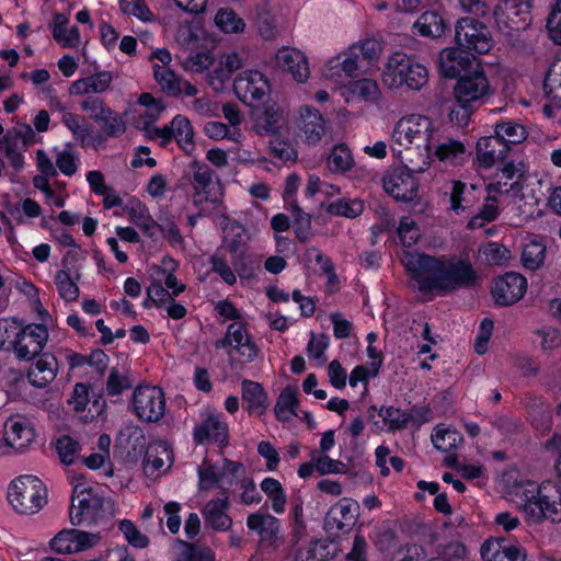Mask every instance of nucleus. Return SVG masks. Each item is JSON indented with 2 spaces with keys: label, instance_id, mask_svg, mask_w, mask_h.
Segmentation results:
<instances>
[{
  "label": "nucleus",
  "instance_id": "obj_1",
  "mask_svg": "<svg viewBox=\"0 0 561 561\" xmlns=\"http://www.w3.org/2000/svg\"><path fill=\"white\" fill-rule=\"evenodd\" d=\"M421 294L444 296L477 284L478 275L468 260H440L420 252H405L401 259Z\"/></svg>",
  "mask_w": 561,
  "mask_h": 561
},
{
  "label": "nucleus",
  "instance_id": "obj_2",
  "mask_svg": "<svg viewBox=\"0 0 561 561\" xmlns=\"http://www.w3.org/2000/svg\"><path fill=\"white\" fill-rule=\"evenodd\" d=\"M434 135V124L427 116H404L392 130L391 149L399 159L411 164V169L422 172L428 165Z\"/></svg>",
  "mask_w": 561,
  "mask_h": 561
},
{
  "label": "nucleus",
  "instance_id": "obj_3",
  "mask_svg": "<svg viewBox=\"0 0 561 561\" xmlns=\"http://www.w3.org/2000/svg\"><path fill=\"white\" fill-rule=\"evenodd\" d=\"M490 94V83L483 69L476 64L474 69L463 73L454 85V96L460 110H451L450 119L466 124L473 110Z\"/></svg>",
  "mask_w": 561,
  "mask_h": 561
},
{
  "label": "nucleus",
  "instance_id": "obj_4",
  "mask_svg": "<svg viewBox=\"0 0 561 561\" xmlns=\"http://www.w3.org/2000/svg\"><path fill=\"white\" fill-rule=\"evenodd\" d=\"M428 81L426 67L415 56L396 51L390 55L382 71V82L389 89L407 87L420 91Z\"/></svg>",
  "mask_w": 561,
  "mask_h": 561
},
{
  "label": "nucleus",
  "instance_id": "obj_5",
  "mask_svg": "<svg viewBox=\"0 0 561 561\" xmlns=\"http://www.w3.org/2000/svg\"><path fill=\"white\" fill-rule=\"evenodd\" d=\"M7 497L16 513L33 515L47 503V489L36 476L23 474L10 483Z\"/></svg>",
  "mask_w": 561,
  "mask_h": 561
},
{
  "label": "nucleus",
  "instance_id": "obj_6",
  "mask_svg": "<svg viewBox=\"0 0 561 561\" xmlns=\"http://www.w3.org/2000/svg\"><path fill=\"white\" fill-rule=\"evenodd\" d=\"M106 515L105 499L92 488L73 489L69 518L75 526L91 527Z\"/></svg>",
  "mask_w": 561,
  "mask_h": 561
},
{
  "label": "nucleus",
  "instance_id": "obj_7",
  "mask_svg": "<svg viewBox=\"0 0 561 561\" xmlns=\"http://www.w3.org/2000/svg\"><path fill=\"white\" fill-rule=\"evenodd\" d=\"M455 39L467 51L486 54L493 46L488 26L472 16L461 18L455 26Z\"/></svg>",
  "mask_w": 561,
  "mask_h": 561
},
{
  "label": "nucleus",
  "instance_id": "obj_8",
  "mask_svg": "<svg viewBox=\"0 0 561 561\" xmlns=\"http://www.w3.org/2000/svg\"><path fill=\"white\" fill-rule=\"evenodd\" d=\"M533 488L524 491V512L527 518L533 523H540L548 519L552 523L561 522V494L557 500H551L549 495L543 493V489L529 483Z\"/></svg>",
  "mask_w": 561,
  "mask_h": 561
},
{
  "label": "nucleus",
  "instance_id": "obj_9",
  "mask_svg": "<svg viewBox=\"0 0 561 561\" xmlns=\"http://www.w3.org/2000/svg\"><path fill=\"white\" fill-rule=\"evenodd\" d=\"M35 142V133L28 124L18 123L0 139V151L10 165L20 171L24 167L23 153Z\"/></svg>",
  "mask_w": 561,
  "mask_h": 561
},
{
  "label": "nucleus",
  "instance_id": "obj_10",
  "mask_svg": "<svg viewBox=\"0 0 561 561\" xmlns=\"http://www.w3.org/2000/svg\"><path fill=\"white\" fill-rule=\"evenodd\" d=\"M131 405L139 420L149 423L158 422L165 412L164 392L157 386H139L134 390Z\"/></svg>",
  "mask_w": 561,
  "mask_h": 561
},
{
  "label": "nucleus",
  "instance_id": "obj_11",
  "mask_svg": "<svg viewBox=\"0 0 561 561\" xmlns=\"http://www.w3.org/2000/svg\"><path fill=\"white\" fill-rule=\"evenodd\" d=\"M201 422L193 428V442L197 446L211 444L220 449L229 445V426L222 413L206 412L201 414Z\"/></svg>",
  "mask_w": 561,
  "mask_h": 561
},
{
  "label": "nucleus",
  "instance_id": "obj_12",
  "mask_svg": "<svg viewBox=\"0 0 561 561\" xmlns=\"http://www.w3.org/2000/svg\"><path fill=\"white\" fill-rule=\"evenodd\" d=\"M530 0H504L496 4L493 15L497 28L511 34L513 31L525 30L531 21Z\"/></svg>",
  "mask_w": 561,
  "mask_h": 561
},
{
  "label": "nucleus",
  "instance_id": "obj_13",
  "mask_svg": "<svg viewBox=\"0 0 561 561\" xmlns=\"http://www.w3.org/2000/svg\"><path fill=\"white\" fill-rule=\"evenodd\" d=\"M48 340V329L44 323L22 324L14 347L19 360L30 362L42 353Z\"/></svg>",
  "mask_w": 561,
  "mask_h": 561
},
{
  "label": "nucleus",
  "instance_id": "obj_14",
  "mask_svg": "<svg viewBox=\"0 0 561 561\" xmlns=\"http://www.w3.org/2000/svg\"><path fill=\"white\" fill-rule=\"evenodd\" d=\"M185 176L194 190V204L201 205L206 202L215 203L217 201L214 171L207 164L199 161H193L190 164Z\"/></svg>",
  "mask_w": 561,
  "mask_h": 561
},
{
  "label": "nucleus",
  "instance_id": "obj_15",
  "mask_svg": "<svg viewBox=\"0 0 561 561\" xmlns=\"http://www.w3.org/2000/svg\"><path fill=\"white\" fill-rule=\"evenodd\" d=\"M411 164L407 169H394L383 178V187L394 199L404 203L412 202L419 191V183L411 174Z\"/></svg>",
  "mask_w": 561,
  "mask_h": 561
},
{
  "label": "nucleus",
  "instance_id": "obj_16",
  "mask_svg": "<svg viewBox=\"0 0 561 561\" xmlns=\"http://www.w3.org/2000/svg\"><path fill=\"white\" fill-rule=\"evenodd\" d=\"M526 290V278L519 273L508 272L494 282L492 295L497 305L511 306L519 301Z\"/></svg>",
  "mask_w": 561,
  "mask_h": 561
},
{
  "label": "nucleus",
  "instance_id": "obj_17",
  "mask_svg": "<svg viewBox=\"0 0 561 561\" xmlns=\"http://www.w3.org/2000/svg\"><path fill=\"white\" fill-rule=\"evenodd\" d=\"M233 90L240 101L245 104L262 101L268 83L265 77L256 70H245L240 72L233 82Z\"/></svg>",
  "mask_w": 561,
  "mask_h": 561
},
{
  "label": "nucleus",
  "instance_id": "obj_18",
  "mask_svg": "<svg viewBox=\"0 0 561 561\" xmlns=\"http://www.w3.org/2000/svg\"><path fill=\"white\" fill-rule=\"evenodd\" d=\"M66 360L69 370L77 376L87 374V369H93L96 375L102 376L108 367L110 357L101 350H92L90 354H81L72 350H67Z\"/></svg>",
  "mask_w": 561,
  "mask_h": 561
},
{
  "label": "nucleus",
  "instance_id": "obj_19",
  "mask_svg": "<svg viewBox=\"0 0 561 561\" xmlns=\"http://www.w3.org/2000/svg\"><path fill=\"white\" fill-rule=\"evenodd\" d=\"M247 527L259 536L261 546L278 547L280 520L277 517L268 513L255 512L247 517Z\"/></svg>",
  "mask_w": 561,
  "mask_h": 561
},
{
  "label": "nucleus",
  "instance_id": "obj_20",
  "mask_svg": "<svg viewBox=\"0 0 561 561\" xmlns=\"http://www.w3.org/2000/svg\"><path fill=\"white\" fill-rule=\"evenodd\" d=\"M476 151L479 165L484 169H490L496 162L506 160L511 147L502 141L494 133L492 136L479 138L476 145Z\"/></svg>",
  "mask_w": 561,
  "mask_h": 561
},
{
  "label": "nucleus",
  "instance_id": "obj_21",
  "mask_svg": "<svg viewBox=\"0 0 561 561\" xmlns=\"http://www.w3.org/2000/svg\"><path fill=\"white\" fill-rule=\"evenodd\" d=\"M276 65L297 82H306L310 70L307 57L298 49L283 47L275 56Z\"/></svg>",
  "mask_w": 561,
  "mask_h": 561
},
{
  "label": "nucleus",
  "instance_id": "obj_22",
  "mask_svg": "<svg viewBox=\"0 0 561 561\" xmlns=\"http://www.w3.org/2000/svg\"><path fill=\"white\" fill-rule=\"evenodd\" d=\"M153 77L161 91L169 96H179L184 93L186 96H195L197 89L191 82L182 80L173 70L168 67L154 65Z\"/></svg>",
  "mask_w": 561,
  "mask_h": 561
},
{
  "label": "nucleus",
  "instance_id": "obj_23",
  "mask_svg": "<svg viewBox=\"0 0 561 561\" xmlns=\"http://www.w3.org/2000/svg\"><path fill=\"white\" fill-rule=\"evenodd\" d=\"M358 506L350 499L340 500L329 512L325 525L329 529L334 527L341 534H347L357 520Z\"/></svg>",
  "mask_w": 561,
  "mask_h": 561
},
{
  "label": "nucleus",
  "instance_id": "obj_24",
  "mask_svg": "<svg viewBox=\"0 0 561 561\" xmlns=\"http://www.w3.org/2000/svg\"><path fill=\"white\" fill-rule=\"evenodd\" d=\"M473 60L458 48H445L439 54V71L445 78H457L471 71Z\"/></svg>",
  "mask_w": 561,
  "mask_h": 561
},
{
  "label": "nucleus",
  "instance_id": "obj_25",
  "mask_svg": "<svg viewBox=\"0 0 561 561\" xmlns=\"http://www.w3.org/2000/svg\"><path fill=\"white\" fill-rule=\"evenodd\" d=\"M229 507L228 496L208 501L202 510L206 525L215 531L229 530L232 526V518L227 513Z\"/></svg>",
  "mask_w": 561,
  "mask_h": 561
},
{
  "label": "nucleus",
  "instance_id": "obj_26",
  "mask_svg": "<svg viewBox=\"0 0 561 561\" xmlns=\"http://www.w3.org/2000/svg\"><path fill=\"white\" fill-rule=\"evenodd\" d=\"M241 398L249 414L262 416L268 408V397L262 383L250 379L241 382Z\"/></svg>",
  "mask_w": 561,
  "mask_h": 561
},
{
  "label": "nucleus",
  "instance_id": "obj_27",
  "mask_svg": "<svg viewBox=\"0 0 561 561\" xmlns=\"http://www.w3.org/2000/svg\"><path fill=\"white\" fill-rule=\"evenodd\" d=\"M57 376V359L49 353L42 354L28 368L27 379L36 388H45Z\"/></svg>",
  "mask_w": 561,
  "mask_h": 561
},
{
  "label": "nucleus",
  "instance_id": "obj_28",
  "mask_svg": "<svg viewBox=\"0 0 561 561\" xmlns=\"http://www.w3.org/2000/svg\"><path fill=\"white\" fill-rule=\"evenodd\" d=\"M299 129L305 135L306 140L314 145L325 135L327 121L318 110L305 106L300 112Z\"/></svg>",
  "mask_w": 561,
  "mask_h": 561
},
{
  "label": "nucleus",
  "instance_id": "obj_29",
  "mask_svg": "<svg viewBox=\"0 0 561 561\" xmlns=\"http://www.w3.org/2000/svg\"><path fill=\"white\" fill-rule=\"evenodd\" d=\"M523 163L506 162L494 175V181L486 187L489 193H508L524 176Z\"/></svg>",
  "mask_w": 561,
  "mask_h": 561
},
{
  "label": "nucleus",
  "instance_id": "obj_30",
  "mask_svg": "<svg viewBox=\"0 0 561 561\" xmlns=\"http://www.w3.org/2000/svg\"><path fill=\"white\" fill-rule=\"evenodd\" d=\"M222 346H233L247 360L251 362L257 356V347L248 335L245 329L237 323L228 327L225 337L220 341Z\"/></svg>",
  "mask_w": 561,
  "mask_h": 561
},
{
  "label": "nucleus",
  "instance_id": "obj_31",
  "mask_svg": "<svg viewBox=\"0 0 561 561\" xmlns=\"http://www.w3.org/2000/svg\"><path fill=\"white\" fill-rule=\"evenodd\" d=\"M481 556L486 561H525L522 548L506 545L505 540H486L481 547Z\"/></svg>",
  "mask_w": 561,
  "mask_h": 561
},
{
  "label": "nucleus",
  "instance_id": "obj_32",
  "mask_svg": "<svg viewBox=\"0 0 561 561\" xmlns=\"http://www.w3.org/2000/svg\"><path fill=\"white\" fill-rule=\"evenodd\" d=\"M113 77L108 71H101L95 75L79 79L71 84L70 92L72 94H100L105 92L111 83Z\"/></svg>",
  "mask_w": 561,
  "mask_h": 561
},
{
  "label": "nucleus",
  "instance_id": "obj_33",
  "mask_svg": "<svg viewBox=\"0 0 561 561\" xmlns=\"http://www.w3.org/2000/svg\"><path fill=\"white\" fill-rule=\"evenodd\" d=\"M369 411H377L382 419L388 433H397L408 427L409 414L407 410H402L394 405L382 404L378 410L375 404L369 407Z\"/></svg>",
  "mask_w": 561,
  "mask_h": 561
},
{
  "label": "nucleus",
  "instance_id": "obj_34",
  "mask_svg": "<svg viewBox=\"0 0 561 561\" xmlns=\"http://www.w3.org/2000/svg\"><path fill=\"white\" fill-rule=\"evenodd\" d=\"M413 28L421 35L431 38L440 37L446 30L445 20L434 11H427L420 15L413 24Z\"/></svg>",
  "mask_w": 561,
  "mask_h": 561
},
{
  "label": "nucleus",
  "instance_id": "obj_35",
  "mask_svg": "<svg viewBox=\"0 0 561 561\" xmlns=\"http://www.w3.org/2000/svg\"><path fill=\"white\" fill-rule=\"evenodd\" d=\"M33 437V430L23 420L11 421L5 424L3 439L13 448L21 449L27 446Z\"/></svg>",
  "mask_w": 561,
  "mask_h": 561
},
{
  "label": "nucleus",
  "instance_id": "obj_36",
  "mask_svg": "<svg viewBox=\"0 0 561 561\" xmlns=\"http://www.w3.org/2000/svg\"><path fill=\"white\" fill-rule=\"evenodd\" d=\"M299 405L298 389L296 386L287 385L279 393L276 404L274 407V413L278 421H285L288 415H297V409Z\"/></svg>",
  "mask_w": 561,
  "mask_h": 561
},
{
  "label": "nucleus",
  "instance_id": "obj_37",
  "mask_svg": "<svg viewBox=\"0 0 561 561\" xmlns=\"http://www.w3.org/2000/svg\"><path fill=\"white\" fill-rule=\"evenodd\" d=\"M352 99L375 103L380 100L381 91L376 80L364 78L352 81L346 87Z\"/></svg>",
  "mask_w": 561,
  "mask_h": 561
},
{
  "label": "nucleus",
  "instance_id": "obj_38",
  "mask_svg": "<svg viewBox=\"0 0 561 561\" xmlns=\"http://www.w3.org/2000/svg\"><path fill=\"white\" fill-rule=\"evenodd\" d=\"M248 236L245 228L237 221L228 225L227 232L224 238V247L232 254V256L241 257L247 249Z\"/></svg>",
  "mask_w": 561,
  "mask_h": 561
},
{
  "label": "nucleus",
  "instance_id": "obj_39",
  "mask_svg": "<svg viewBox=\"0 0 561 561\" xmlns=\"http://www.w3.org/2000/svg\"><path fill=\"white\" fill-rule=\"evenodd\" d=\"M261 490L271 501L274 513L280 515L286 510L287 496L282 483L272 477H266L261 482Z\"/></svg>",
  "mask_w": 561,
  "mask_h": 561
},
{
  "label": "nucleus",
  "instance_id": "obj_40",
  "mask_svg": "<svg viewBox=\"0 0 561 561\" xmlns=\"http://www.w3.org/2000/svg\"><path fill=\"white\" fill-rule=\"evenodd\" d=\"M435 157L439 161H446L451 164H459L469 156L465 144L454 139H447L437 145L434 150Z\"/></svg>",
  "mask_w": 561,
  "mask_h": 561
},
{
  "label": "nucleus",
  "instance_id": "obj_41",
  "mask_svg": "<svg viewBox=\"0 0 561 561\" xmlns=\"http://www.w3.org/2000/svg\"><path fill=\"white\" fill-rule=\"evenodd\" d=\"M129 220L139 227L145 234L154 237L159 225L150 216L148 208L141 203L131 204L127 208Z\"/></svg>",
  "mask_w": 561,
  "mask_h": 561
},
{
  "label": "nucleus",
  "instance_id": "obj_42",
  "mask_svg": "<svg viewBox=\"0 0 561 561\" xmlns=\"http://www.w3.org/2000/svg\"><path fill=\"white\" fill-rule=\"evenodd\" d=\"M172 138H175L179 146L186 152L194 150L193 128L187 118L178 115L171 122Z\"/></svg>",
  "mask_w": 561,
  "mask_h": 561
},
{
  "label": "nucleus",
  "instance_id": "obj_43",
  "mask_svg": "<svg viewBox=\"0 0 561 561\" xmlns=\"http://www.w3.org/2000/svg\"><path fill=\"white\" fill-rule=\"evenodd\" d=\"M19 318H0V350L13 351L20 336L22 322Z\"/></svg>",
  "mask_w": 561,
  "mask_h": 561
},
{
  "label": "nucleus",
  "instance_id": "obj_44",
  "mask_svg": "<svg viewBox=\"0 0 561 561\" xmlns=\"http://www.w3.org/2000/svg\"><path fill=\"white\" fill-rule=\"evenodd\" d=\"M494 133L502 141L506 142L508 147L511 145L522 144L528 135L522 124L513 121L497 123L494 127Z\"/></svg>",
  "mask_w": 561,
  "mask_h": 561
},
{
  "label": "nucleus",
  "instance_id": "obj_45",
  "mask_svg": "<svg viewBox=\"0 0 561 561\" xmlns=\"http://www.w3.org/2000/svg\"><path fill=\"white\" fill-rule=\"evenodd\" d=\"M328 168L335 173H344L354 167V158L350 148L340 144L336 145L328 157Z\"/></svg>",
  "mask_w": 561,
  "mask_h": 561
},
{
  "label": "nucleus",
  "instance_id": "obj_46",
  "mask_svg": "<svg viewBox=\"0 0 561 561\" xmlns=\"http://www.w3.org/2000/svg\"><path fill=\"white\" fill-rule=\"evenodd\" d=\"M288 210L294 219V230L297 239L305 243L310 237L311 216L302 210L296 199L289 203Z\"/></svg>",
  "mask_w": 561,
  "mask_h": 561
},
{
  "label": "nucleus",
  "instance_id": "obj_47",
  "mask_svg": "<svg viewBox=\"0 0 561 561\" xmlns=\"http://www.w3.org/2000/svg\"><path fill=\"white\" fill-rule=\"evenodd\" d=\"M364 211V203L360 199L339 198L328 206V213L335 216L355 218Z\"/></svg>",
  "mask_w": 561,
  "mask_h": 561
},
{
  "label": "nucleus",
  "instance_id": "obj_48",
  "mask_svg": "<svg viewBox=\"0 0 561 561\" xmlns=\"http://www.w3.org/2000/svg\"><path fill=\"white\" fill-rule=\"evenodd\" d=\"M118 530L123 534L126 541L136 549L147 548L150 543L149 538L130 519H121L118 522Z\"/></svg>",
  "mask_w": 561,
  "mask_h": 561
},
{
  "label": "nucleus",
  "instance_id": "obj_49",
  "mask_svg": "<svg viewBox=\"0 0 561 561\" xmlns=\"http://www.w3.org/2000/svg\"><path fill=\"white\" fill-rule=\"evenodd\" d=\"M98 123L103 133L110 138L121 137L126 131V123L123 117L110 107V114H103Z\"/></svg>",
  "mask_w": 561,
  "mask_h": 561
},
{
  "label": "nucleus",
  "instance_id": "obj_50",
  "mask_svg": "<svg viewBox=\"0 0 561 561\" xmlns=\"http://www.w3.org/2000/svg\"><path fill=\"white\" fill-rule=\"evenodd\" d=\"M56 450L64 465H73L77 460L81 446L78 440L69 435H64L57 439Z\"/></svg>",
  "mask_w": 561,
  "mask_h": 561
},
{
  "label": "nucleus",
  "instance_id": "obj_51",
  "mask_svg": "<svg viewBox=\"0 0 561 561\" xmlns=\"http://www.w3.org/2000/svg\"><path fill=\"white\" fill-rule=\"evenodd\" d=\"M545 92L556 106L561 107V66L553 65L545 79Z\"/></svg>",
  "mask_w": 561,
  "mask_h": 561
},
{
  "label": "nucleus",
  "instance_id": "obj_52",
  "mask_svg": "<svg viewBox=\"0 0 561 561\" xmlns=\"http://www.w3.org/2000/svg\"><path fill=\"white\" fill-rule=\"evenodd\" d=\"M459 433L456 430L440 428L436 426L431 436L433 446L443 453H449L457 447Z\"/></svg>",
  "mask_w": 561,
  "mask_h": 561
},
{
  "label": "nucleus",
  "instance_id": "obj_53",
  "mask_svg": "<svg viewBox=\"0 0 561 561\" xmlns=\"http://www.w3.org/2000/svg\"><path fill=\"white\" fill-rule=\"evenodd\" d=\"M216 25L226 33L242 32L245 24L231 9H220L215 16Z\"/></svg>",
  "mask_w": 561,
  "mask_h": 561
},
{
  "label": "nucleus",
  "instance_id": "obj_54",
  "mask_svg": "<svg viewBox=\"0 0 561 561\" xmlns=\"http://www.w3.org/2000/svg\"><path fill=\"white\" fill-rule=\"evenodd\" d=\"M545 251V247L539 242L526 243L522 252L524 266L533 271L537 270L543 263Z\"/></svg>",
  "mask_w": 561,
  "mask_h": 561
},
{
  "label": "nucleus",
  "instance_id": "obj_55",
  "mask_svg": "<svg viewBox=\"0 0 561 561\" xmlns=\"http://www.w3.org/2000/svg\"><path fill=\"white\" fill-rule=\"evenodd\" d=\"M205 133L211 139H229L233 142H239L242 136L239 128H230L221 122L207 123L205 125Z\"/></svg>",
  "mask_w": 561,
  "mask_h": 561
},
{
  "label": "nucleus",
  "instance_id": "obj_56",
  "mask_svg": "<svg viewBox=\"0 0 561 561\" xmlns=\"http://www.w3.org/2000/svg\"><path fill=\"white\" fill-rule=\"evenodd\" d=\"M231 71L228 66H226V60L222 55L218 57L217 65L215 68L208 73L207 80L208 84L217 92L224 90L227 82L231 79Z\"/></svg>",
  "mask_w": 561,
  "mask_h": 561
},
{
  "label": "nucleus",
  "instance_id": "obj_57",
  "mask_svg": "<svg viewBox=\"0 0 561 561\" xmlns=\"http://www.w3.org/2000/svg\"><path fill=\"white\" fill-rule=\"evenodd\" d=\"M60 111L62 112L61 122L72 133L75 138L83 144L89 135V130L83 127L85 118L78 114L65 111L64 106H60Z\"/></svg>",
  "mask_w": 561,
  "mask_h": 561
},
{
  "label": "nucleus",
  "instance_id": "obj_58",
  "mask_svg": "<svg viewBox=\"0 0 561 561\" xmlns=\"http://www.w3.org/2000/svg\"><path fill=\"white\" fill-rule=\"evenodd\" d=\"M119 8L124 14L133 15L144 22L154 19L145 0H121Z\"/></svg>",
  "mask_w": 561,
  "mask_h": 561
},
{
  "label": "nucleus",
  "instance_id": "obj_59",
  "mask_svg": "<svg viewBox=\"0 0 561 561\" xmlns=\"http://www.w3.org/2000/svg\"><path fill=\"white\" fill-rule=\"evenodd\" d=\"M131 387L133 382L129 376L121 374L117 368L111 369L105 386L107 396H119Z\"/></svg>",
  "mask_w": 561,
  "mask_h": 561
},
{
  "label": "nucleus",
  "instance_id": "obj_60",
  "mask_svg": "<svg viewBox=\"0 0 561 561\" xmlns=\"http://www.w3.org/2000/svg\"><path fill=\"white\" fill-rule=\"evenodd\" d=\"M215 62V57L209 51H202L187 56L182 66L186 71L202 73Z\"/></svg>",
  "mask_w": 561,
  "mask_h": 561
},
{
  "label": "nucleus",
  "instance_id": "obj_61",
  "mask_svg": "<svg viewBox=\"0 0 561 561\" xmlns=\"http://www.w3.org/2000/svg\"><path fill=\"white\" fill-rule=\"evenodd\" d=\"M56 285L59 295L67 301L76 300L79 296V288L72 280L69 273L66 271H59L56 274Z\"/></svg>",
  "mask_w": 561,
  "mask_h": 561
},
{
  "label": "nucleus",
  "instance_id": "obj_62",
  "mask_svg": "<svg viewBox=\"0 0 561 561\" xmlns=\"http://www.w3.org/2000/svg\"><path fill=\"white\" fill-rule=\"evenodd\" d=\"M493 329L494 322L492 318H483L474 340V352L477 354L484 355L486 353Z\"/></svg>",
  "mask_w": 561,
  "mask_h": 561
},
{
  "label": "nucleus",
  "instance_id": "obj_63",
  "mask_svg": "<svg viewBox=\"0 0 561 561\" xmlns=\"http://www.w3.org/2000/svg\"><path fill=\"white\" fill-rule=\"evenodd\" d=\"M482 253H483L484 259L488 262V264H491V265L505 264L511 257L510 250L507 248H505L504 245L495 243V242H491V243L486 244L483 248Z\"/></svg>",
  "mask_w": 561,
  "mask_h": 561
},
{
  "label": "nucleus",
  "instance_id": "obj_64",
  "mask_svg": "<svg viewBox=\"0 0 561 561\" xmlns=\"http://www.w3.org/2000/svg\"><path fill=\"white\" fill-rule=\"evenodd\" d=\"M547 30L550 38L561 44V0H557L550 9V13L547 19Z\"/></svg>",
  "mask_w": 561,
  "mask_h": 561
}]
</instances>
